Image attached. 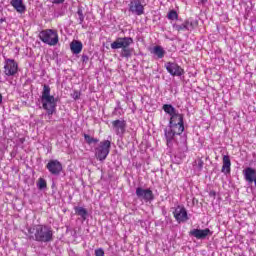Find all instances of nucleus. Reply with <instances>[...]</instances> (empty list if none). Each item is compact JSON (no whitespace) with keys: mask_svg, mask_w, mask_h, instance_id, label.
Returning <instances> with one entry per match:
<instances>
[{"mask_svg":"<svg viewBox=\"0 0 256 256\" xmlns=\"http://www.w3.org/2000/svg\"><path fill=\"white\" fill-rule=\"evenodd\" d=\"M203 165H205V163L203 162V160L201 158H198L195 161V167L198 171H203Z\"/></svg>","mask_w":256,"mask_h":256,"instance_id":"27","label":"nucleus"},{"mask_svg":"<svg viewBox=\"0 0 256 256\" xmlns=\"http://www.w3.org/2000/svg\"><path fill=\"white\" fill-rule=\"evenodd\" d=\"M134 41L131 37H118L116 38L115 42H112L110 44L111 49H122L120 56L124 57L125 59H129L133 55V48H131V45H133Z\"/></svg>","mask_w":256,"mask_h":256,"instance_id":"4","label":"nucleus"},{"mask_svg":"<svg viewBox=\"0 0 256 256\" xmlns=\"http://www.w3.org/2000/svg\"><path fill=\"white\" fill-rule=\"evenodd\" d=\"M77 15H78L79 24L82 25L83 21H85V16L83 15V10L81 8L78 9Z\"/></svg>","mask_w":256,"mask_h":256,"instance_id":"28","label":"nucleus"},{"mask_svg":"<svg viewBox=\"0 0 256 256\" xmlns=\"http://www.w3.org/2000/svg\"><path fill=\"white\" fill-rule=\"evenodd\" d=\"M37 187L38 189H40V191H43V189H47V181L43 178H39Z\"/></svg>","mask_w":256,"mask_h":256,"instance_id":"26","label":"nucleus"},{"mask_svg":"<svg viewBox=\"0 0 256 256\" xmlns=\"http://www.w3.org/2000/svg\"><path fill=\"white\" fill-rule=\"evenodd\" d=\"M3 103V95L0 93V105Z\"/></svg>","mask_w":256,"mask_h":256,"instance_id":"33","label":"nucleus"},{"mask_svg":"<svg viewBox=\"0 0 256 256\" xmlns=\"http://www.w3.org/2000/svg\"><path fill=\"white\" fill-rule=\"evenodd\" d=\"M164 67L172 77H181L182 75H185V70L175 62H166Z\"/></svg>","mask_w":256,"mask_h":256,"instance_id":"9","label":"nucleus"},{"mask_svg":"<svg viewBox=\"0 0 256 256\" xmlns=\"http://www.w3.org/2000/svg\"><path fill=\"white\" fill-rule=\"evenodd\" d=\"M152 53L153 55H156L158 59H163L165 57V50L161 46H154Z\"/></svg>","mask_w":256,"mask_h":256,"instance_id":"21","label":"nucleus"},{"mask_svg":"<svg viewBox=\"0 0 256 256\" xmlns=\"http://www.w3.org/2000/svg\"><path fill=\"white\" fill-rule=\"evenodd\" d=\"M222 173H231V158H229V155L223 156Z\"/></svg>","mask_w":256,"mask_h":256,"instance_id":"18","label":"nucleus"},{"mask_svg":"<svg viewBox=\"0 0 256 256\" xmlns=\"http://www.w3.org/2000/svg\"><path fill=\"white\" fill-rule=\"evenodd\" d=\"M162 109H163V111H165V112L167 113V115H170V117L173 116V115H175V113H178V112H179V111H177V109H175V107H173V105H171V104H164V105L162 106Z\"/></svg>","mask_w":256,"mask_h":256,"instance_id":"22","label":"nucleus"},{"mask_svg":"<svg viewBox=\"0 0 256 256\" xmlns=\"http://www.w3.org/2000/svg\"><path fill=\"white\" fill-rule=\"evenodd\" d=\"M84 139L88 145H93V143H99V139L93 138L89 134H84Z\"/></svg>","mask_w":256,"mask_h":256,"instance_id":"24","label":"nucleus"},{"mask_svg":"<svg viewBox=\"0 0 256 256\" xmlns=\"http://www.w3.org/2000/svg\"><path fill=\"white\" fill-rule=\"evenodd\" d=\"M39 38L42 43L50 45V47H55V45L59 43V34L53 29L42 30L39 34Z\"/></svg>","mask_w":256,"mask_h":256,"instance_id":"5","label":"nucleus"},{"mask_svg":"<svg viewBox=\"0 0 256 256\" xmlns=\"http://www.w3.org/2000/svg\"><path fill=\"white\" fill-rule=\"evenodd\" d=\"M183 114L176 112L170 116L168 127L164 130V135L166 137L167 146L171 147L173 145V139L175 135H181L185 131V123L183 122Z\"/></svg>","mask_w":256,"mask_h":256,"instance_id":"2","label":"nucleus"},{"mask_svg":"<svg viewBox=\"0 0 256 256\" xmlns=\"http://www.w3.org/2000/svg\"><path fill=\"white\" fill-rule=\"evenodd\" d=\"M172 27H173V29H174L175 31H178V33H181V32H183V31H187V26H186L185 22H183L182 24L174 23V24L172 25Z\"/></svg>","mask_w":256,"mask_h":256,"instance_id":"23","label":"nucleus"},{"mask_svg":"<svg viewBox=\"0 0 256 256\" xmlns=\"http://www.w3.org/2000/svg\"><path fill=\"white\" fill-rule=\"evenodd\" d=\"M184 23L186 25V31H193V29H197L199 26V22L192 18L185 20Z\"/></svg>","mask_w":256,"mask_h":256,"instance_id":"20","label":"nucleus"},{"mask_svg":"<svg viewBox=\"0 0 256 256\" xmlns=\"http://www.w3.org/2000/svg\"><path fill=\"white\" fill-rule=\"evenodd\" d=\"M82 61H89V56H87V55H83L82 56Z\"/></svg>","mask_w":256,"mask_h":256,"instance_id":"32","label":"nucleus"},{"mask_svg":"<svg viewBox=\"0 0 256 256\" xmlns=\"http://www.w3.org/2000/svg\"><path fill=\"white\" fill-rule=\"evenodd\" d=\"M95 256H105V251L103 250V248L96 249Z\"/></svg>","mask_w":256,"mask_h":256,"instance_id":"30","label":"nucleus"},{"mask_svg":"<svg viewBox=\"0 0 256 256\" xmlns=\"http://www.w3.org/2000/svg\"><path fill=\"white\" fill-rule=\"evenodd\" d=\"M174 218L177 223H187L189 221V215L187 209L184 206L178 205L173 211Z\"/></svg>","mask_w":256,"mask_h":256,"instance_id":"11","label":"nucleus"},{"mask_svg":"<svg viewBox=\"0 0 256 256\" xmlns=\"http://www.w3.org/2000/svg\"><path fill=\"white\" fill-rule=\"evenodd\" d=\"M19 73V64L14 59H6L4 62V75L15 77Z\"/></svg>","mask_w":256,"mask_h":256,"instance_id":"7","label":"nucleus"},{"mask_svg":"<svg viewBox=\"0 0 256 256\" xmlns=\"http://www.w3.org/2000/svg\"><path fill=\"white\" fill-rule=\"evenodd\" d=\"M26 237L37 243H51L54 239L53 228L45 224H36L27 228Z\"/></svg>","mask_w":256,"mask_h":256,"instance_id":"1","label":"nucleus"},{"mask_svg":"<svg viewBox=\"0 0 256 256\" xmlns=\"http://www.w3.org/2000/svg\"><path fill=\"white\" fill-rule=\"evenodd\" d=\"M128 11L132 13V15L141 17V15H145V5L141 3V0H131L128 4Z\"/></svg>","mask_w":256,"mask_h":256,"instance_id":"8","label":"nucleus"},{"mask_svg":"<svg viewBox=\"0 0 256 256\" xmlns=\"http://www.w3.org/2000/svg\"><path fill=\"white\" fill-rule=\"evenodd\" d=\"M70 49L74 55H79L83 51V43L79 40H73L70 43Z\"/></svg>","mask_w":256,"mask_h":256,"instance_id":"17","label":"nucleus"},{"mask_svg":"<svg viewBox=\"0 0 256 256\" xmlns=\"http://www.w3.org/2000/svg\"><path fill=\"white\" fill-rule=\"evenodd\" d=\"M10 5L17 11V13H25L27 7L23 4V0H11Z\"/></svg>","mask_w":256,"mask_h":256,"instance_id":"16","label":"nucleus"},{"mask_svg":"<svg viewBox=\"0 0 256 256\" xmlns=\"http://www.w3.org/2000/svg\"><path fill=\"white\" fill-rule=\"evenodd\" d=\"M112 129L116 135H123L125 129H127V122L125 120H114L112 121Z\"/></svg>","mask_w":256,"mask_h":256,"instance_id":"14","label":"nucleus"},{"mask_svg":"<svg viewBox=\"0 0 256 256\" xmlns=\"http://www.w3.org/2000/svg\"><path fill=\"white\" fill-rule=\"evenodd\" d=\"M52 3L56 5H61V3H65V0H52Z\"/></svg>","mask_w":256,"mask_h":256,"instance_id":"31","label":"nucleus"},{"mask_svg":"<svg viewBox=\"0 0 256 256\" xmlns=\"http://www.w3.org/2000/svg\"><path fill=\"white\" fill-rule=\"evenodd\" d=\"M72 99H74L75 101H77V99H79L81 97V92L75 90L72 94H71Z\"/></svg>","mask_w":256,"mask_h":256,"instance_id":"29","label":"nucleus"},{"mask_svg":"<svg viewBox=\"0 0 256 256\" xmlns=\"http://www.w3.org/2000/svg\"><path fill=\"white\" fill-rule=\"evenodd\" d=\"M20 141H21V143H24L25 138H21Z\"/></svg>","mask_w":256,"mask_h":256,"instance_id":"34","label":"nucleus"},{"mask_svg":"<svg viewBox=\"0 0 256 256\" xmlns=\"http://www.w3.org/2000/svg\"><path fill=\"white\" fill-rule=\"evenodd\" d=\"M111 151V141L104 140L100 142L99 146L95 148V155L99 161H105L109 152Z\"/></svg>","mask_w":256,"mask_h":256,"instance_id":"6","label":"nucleus"},{"mask_svg":"<svg viewBox=\"0 0 256 256\" xmlns=\"http://www.w3.org/2000/svg\"><path fill=\"white\" fill-rule=\"evenodd\" d=\"M190 237H195V239L203 240L207 239V237H211L213 235V232L209 229H197L194 228L189 232Z\"/></svg>","mask_w":256,"mask_h":256,"instance_id":"13","label":"nucleus"},{"mask_svg":"<svg viewBox=\"0 0 256 256\" xmlns=\"http://www.w3.org/2000/svg\"><path fill=\"white\" fill-rule=\"evenodd\" d=\"M244 179L247 183H255L256 181V170L251 167H247L243 170Z\"/></svg>","mask_w":256,"mask_h":256,"instance_id":"15","label":"nucleus"},{"mask_svg":"<svg viewBox=\"0 0 256 256\" xmlns=\"http://www.w3.org/2000/svg\"><path fill=\"white\" fill-rule=\"evenodd\" d=\"M46 169H48L51 175H55L57 177L61 175V171H63V164H61L59 160H50L46 165Z\"/></svg>","mask_w":256,"mask_h":256,"instance_id":"12","label":"nucleus"},{"mask_svg":"<svg viewBox=\"0 0 256 256\" xmlns=\"http://www.w3.org/2000/svg\"><path fill=\"white\" fill-rule=\"evenodd\" d=\"M136 197L141 199V201H145V203H151L155 199V195H153L151 189H143L142 187L136 188Z\"/></svg>","mask_w":256,"mask_h":256,"instance_id":"10","label":"nucleus"},{"mask_svg":"<svg viewBox=\"0 0 256 256\" xmlns=\"http://www.w3.org/2000/svg\"><path fill=\"white\" fill-rule=\"evenodd\" d=\"M74 211H75V215H78V217H81V219H83V221L87 220V217L89 215V212L87 211V209H85L81 206H75Z\"/></svg>","mask_w":256,"mask_h":256,"instance_id":"19","label":"nucleus"},{"mask_svg":"<svg viewBox=\"0 0 256 256\" xmlns=\"http://www.w3.org/2000/svg\"><path fill=\"white\" fill-rule=\"evenodd\" d=\"M41 103L47 115H53L57 111V98L51 95V87L47 84L43 85Z\"/></svg>","mask_w":256,"mask_h":256,"instance_id":"3","label":"nucleus"},{"mask_svg":"<svg viewBox=\"0 0 256 256\" xmlns=\"http://www.w3.org/2000/svg\"><path fill=\"white\" fill-rule=\"evenodd\" d=\"M167 17L170 21H177L179 19V14H177V11L175 10H170Z\"/></svg>","mask_w":256,"mask_h":256,"instance_id":"25","label":"nucleus"}]
</instances>
